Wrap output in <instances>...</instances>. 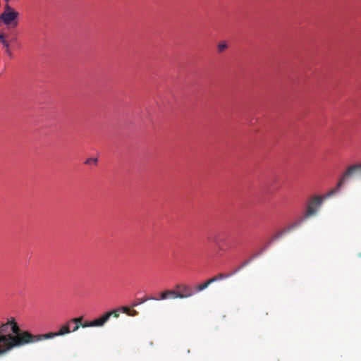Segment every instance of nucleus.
Masks as SVG:
<instances>
[{
  "instance_id": "20",
  "label": "nucleus",
  "mask_w": 361,
  "mask_h": 361,
  "mask_svg": "<svg viewBox=\"0 0 361 361\" xmlns=\"http://www.w3.org/2000/svg\"><path fill=\"white\" fill-rule=\"evenodd\" d=\"M80 326H82L83 328L92 327V321H90V322L86 321L84 323L81 324Z\"/></svg>"
},
{
  "instance_id": "3",
  "label": "nucleus",
  "mask_w": 361,
  "mask_h": 361,
  "mask_svg": "<svg viewBox=\"0 0 361 361\" xmlns=\"http://www.w3.org/2000/svg\"><path fill=\"white\" fill-rule=\"evenodd\" d=\"M19 13L8 4H5L4 11L0 14V21L10 27H16L18 25V17Z\"/></svg>"
},
{
  "instance_id": "21",
  "label": "nucleus",
  "mask_w": 361,
  "mask_h": 361,
  "mask_svg": "<svg viewBox=\"0 0 361 361\" xmlns=\"http://www.w3.org/2000/svg\"><path fill=\"white\" fill-rule=\"evenodd\" d=\"M75 325L73 326V329H72V331L73 332H75L76 331L78 330V329L80 328V324H74Z\"/></svg>"
},
{
  "instance_id": "12",
  "label": "nucleus",
  "mask_w": 361,
  "mask_h": 361,
  "mask_svg": "<svg viewBox=\"0 0 361 361\" xmlns=\"http://www.w3.org/2000/svg\"><path fill=\"white\" fill-rule=\"evenodd\" d=\"M212 283V280L211 279H209L207 280L206 281H204V283L195 286L194 287L195 293L204 290Z\"/></svg>"
},
{
  "instance_id": "19",
  "label": "nucleus",
  "mask_w": 361,
  "mask_h": 361,
  "mask_svg": "<svg viewBox=\"0 0 361 361\" xmlns=\"http://www.w3.org/2000/svg\"><path fill=\"white\" fill-rule=\"evenodd\" d=\"M121 311H122L123 313H126L128 315H130L131 310L128 307H123L121 308H119Z\"/></svg>"
},
{
  "instance_id": "10",
  "label": "nucleus",
  "mask_w": 361,
  "mask_h": 361,
  "mask_svg": "<svg viewBox=\"0 0 361 361\" xmlns=\"http://www.w3.org/2000/svg\"><path fill=\"white\" fill-rule=\"evenodd\" d=\"M108 321V315L105 313L100 317L92 321V327H101Z\"/></svg>"
},
{
  "instance_id": "11",
  "label": "nucleus",
  "mask_w": 361,
  "mask_h": 361,
  "mask_svg": "<svg viewBox=\"0 0 361 361\" xmlns=\"http://www.w3.org/2000/svg\"><path fill=\"white\" fill-rule=\"evenodd\" d=\"M0 42H1L3 46L5 47L6 53L9 56H11L12 54L10 50V44H9L8 42L6 39L5 35L3 33H0Z\"/></svg>"
},
{
  "instance_id": "22",
  "label": "nucleus",
  "mask_w": 361,
  "mask_h": 361,
  "mask_svg": "<svg viewBox=\"0 0 361 361\" xmlns=\"http://www.w3.org/2000/svg\"><path fill=\"white\" fill-rule=\"evenodd\" d=\"M137 312L136 310H131L130 316H136L137 315Z\"/></svg>"
},
{
  "instance_id": "15",
  "label": "nucleus",
  "mask_w": 361,
  "mask_h": 361,
  "mask_svg": "<svg viewBox=\"0 0 361 361\" xmlns=\"http://www.w3.org/2000/svg\"><path fill=\"white\" fill-rule=\"evenodd\" d=\"M149 300H158V299H157V298L152 297V296L147 297V298H142L137 299V302L136 303H134L133 305V306L135 307V306H137L138 305H141V304H142V303H144L146 301Z\"/></svg>"
},
{
  "instance_id": "7",
  "label": "nucleus",
  "mask_w": 361,
  "mask_h": 361,
  "mask_svg": "<svg viewBox=\"0 0 361 361\" xmlns=\"http://www.w3.org/2000/svg\"><path fill=\"white\" fill-rule=\"evenodd\" d=\"M248 263H249L248 261L243 262L239 267H238L235 270H234L233 272H231L230 274L221 273L214 277H212L211 279L212 280V283H214L219 280L226 279L233 276V274L238 272L242 268H243L245 266H246Z\"/></svg>"
},
{
  "instance_id": "1",
  "label": "nucleus",
  "mask_w": 361,
  "mask_h": 361,
  "mask_svg": "<svg viewBox=\"0 0 361 361\" xmlns=\"http://www.w3.org/2000/svg\"><path fill=\"white\" fill-rule=\"evenodd\" d=\"M35 335L22 330L13 317L0 326V357L14 348L35 343Z\"/></svg>"
},
{
  "instance_id": "16",
  "label": "nucleus",
  "mask_w": 361,
  "mask_h": 361,
  "mask_svg": "<svg viewBox=\"0 0 361 361\" xmlns=\"http://www.w3.org/2000/svg\"><path fill=\"white\" fill-rule=\"evenodd\" d=\"M228 48V45L225 41H222L218 44V51L219 52H223L225 49Z\"/></svg>"
},
{
  "instance_id": "18",
  "label": "nucleus",
  "mask_w": 361,
  "mask_h": 361,
  "mask_svg": "<svg viewBox=\"0 0 361 361\" xmlns=\"http://www.w3.org/2000/svg\"><path fill=\"white\" fill-rule=\"evenodd\" d=\"M85 163L89 165L92 164H96L97 163V159L93 157L88 158Z\"/></svg>"
},
{
  "instance_id": "5",
  "label": "nucleus",
  "mask_w": 361,
  "mask_h": 361,
  "mask_svg": "<svg viewBox=\"0 0 361 361\" xmlns=\"http://www.w3.org/2000/svg\"><path fill=\"white\" fill-rule=\"evenodd\" d=\"M324 197L322 196H314L306 207L304 218L307 219L317 214L318 209L322 205Z\"/></svg>"
},
{
  "instance_id": "14",
  "label": "nucleus",
  "mask_w": 361,
  "mask_h": 361,
  "mask_svg": "<svg viewBox=\"0 0 361 361\" xmlns=\"http://www.w3.org/2000/svg\"><path fill=\"white\" fill-rule=\"evenodd\" d=\"M120 312H121V310L118 308V309H115V310L109 311V312H106L105 313V314L108 315V320H109L111 316L115 318H118L120 315Z\"/></svg>"
},
{
  "instance_id": "4",
  "label": "nucleus",
  "mask_w": 361,
  "mask_h": 361,
  "mask_svg": "<svg viewBox=\"0 0 361 361\" xmlns=\"http://www.w3.org/2000/svg\"><path fill=\"white\" fill-rule=\"evenodd\" d=\"M71 323L68 320L66 324L62 325L57 332H49L44 334L35 335V343L39 342L44 339L53 338L56 336H64L69 334L71 331Z\"/></svg>"
},
{
  "instance_id": "13",
  "label": "nucleus",
  "mask_w": 361,
  "mask_h": 361,
  "mask_svg": "<svg viewBox=\"0 0 361 361\" xmlns=\"http://www.w3.org/2000/svg\"><path fill=\"white\" fill-rule=\"evenodd\" d=\"M212 283V280L211 279H209L207 280L206 281H204V283L195 286L194 287L195 293L204 290Z\"/></svg>"
},
{
  "instance_id": "17",
  "label": "nucleus",
  "mask_w": 361,
  "mask_h": 361,
  "mask_svg": "<svg viewBox=\"0 0 361 361\" xmlns=\"http://www.w3.org/2000/svg\"><path fill=\"white\" fill-rule=\"evenodd\" d=\"M82 319H83L82 317H77V318L71 319L69 321H70V322L71 324H82Z\"/></svg>"
},
{
  "instance_id": "2",
  "label": "nucleus",
  "mask_w": 361,
  "mask_h": 361,
  "mask_svg": "<svg viewBox=\"0 0 361 361\" xmlns=\"http://www.w3.org/2000/svg\"><path fill=\"white\" fill-rule=\"evenodd\" d=\"M360 171L361 163L349 166L341 176L337 185L327 193L326 197H331L338 192L348 179Z\"/></svg>"
},
{
  "instance_id": "9",
  "label": "nucleus",
  "mask_w": 361,
  "mask_h": 361,
  "mask_svg": "<svg viewBox=\"0 0 361 361\" xmlns=\"http://www.w3.org/2000/svg\"><path fill=\"white\" fill-rule=\"evenodd\" d=\"M208 240L214 243L215 245H216L217 248H218V251H224V247L222 245V243H224V238H222L221 237V234L220 233H214L213 235H211L209 238H208Z\"/></svg>"
},
{
  "instance_id": "8",
  "label": "nucleus",
  "mask_w": 361,
  "mask_h": 361,
  "mask_svg": "<svg viewBox=\"0 0 361 361\" xmlns=\"http://www.w3.org/2000/svg\"><path fill=\"white\" fill-rule=\"evenodd\" d=\"M179 293L178 290H165L159 293V297L157 298L158 300H164L167 299H177L178 298Z\"/></svg>"
},
{
  "instance_id": "6",
  "label": "nucleus",
  "mask_w": 361,
  "mask_h": 361,
  "mask_svg": "<svg viewBox=\"0 0 361 361\" xmlns=\"http://www.w3.org/2000/svg\"><path fill=\"white\" fill-rule=\"evenodd\" d=\"M175 288L178 290V293H179V295H178L179 299L191 298L195 294V288H192L189 285L177 284Z\"/></svg>"
}]
</instances>
